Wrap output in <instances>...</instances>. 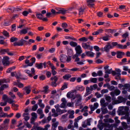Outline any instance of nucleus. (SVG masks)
I'll use <instances>...</instances> for the list:
<instances>
[{
    "label": "nucleus",
    "instance_id": "nucleus-5",
    "mask_svg": "<svg viewBox=\"0 0 130 130\" xmlns=\"http://www.w3.org/2000/svg\"><path fill=\"white\" fill-rule=\"evenodd\" d=\"M27 41L25 40L21 39L19 40L18 42H14L13 43V45L14 46H22L24 44H26V42Z\"/></svg>",
    "mask_w": 130,
    "mask_h": 130
},
{
    "label": "nucleus",
    "instance_id": "nucleus-38",
    "mask_svg": "<svg viewBox=\"0 0 130 130\" xmlns=\"http://www.w3.org/2000/svg\"><path fill=\"white\" fill-rule=\"evenodd\" d=\"M18 40L17 38L14 37H11L10 39V41L11 42H13L15 41H16Z\"/></svg>",
    "mask_w": 130,
    "mask_h": 130
},
{
    "label": "nucleus",
    "instance_id": "nucleus-41",
    "mask_svg": "<svg viewBox=\"0 0 130 130\" xmlns=\"http://www.w3.org/2000/svg\"><path fill=\"white\" fill-rule=\"evenodd\" d=\"M114 92L116 95H119L121 93L120 91L118 89H115L114 90Z\"/></svg>",
    "mask_w": 130,
    "mask_h": 130
},
{
    "label": "nucleus",
    "instance_id": "nucleus-11",
    "mask_svg": "<svg viewBox=\"0 0 130 130\" xmlns=\"http://www.w3.org/2000/svg\"><path fill=\"white\" fill-rule=\"evenodd\" d=\"M112 45L110 42H108L107 43V44L104 47V51L106 52H108L109 51L110 49L112 48Z\"/></svg>",
    "mask_w": 130,
    "mask_h": 130
},
{
    "label": "nucleus",
    "instance_id": "nucleus-63",
    "mask_svg": "<svg viewBox=\"0 0 130 130\" xmlns=\"http://www.w3.org/2000/svg\"><path fill=\"white\" fill-rule=\"evenodd\" d=\"M42 56V54H38L36 55V57L38 60H40L41 59Z\"/></svg>",
    "mask_w": 130,
    "mask_h": 130
},
{
    "label": "nucleus",
    "instance_id": "nucleus-12",
    "mask_svg": "<svg viewBox=\"0 0 130 130\" xmlns=\"http://www.w3.org/2000/svg\"><path fill=\"white\" fill-rule=\"evenodd\" d=\"M95 1V0H87V6L90 7H93L94 5V3Z\"/></svg>",
    "mask_w": 130,
    "mask_h": 130
},
{
    "label": "nucleus",
    "instance_id": "nucleus-29",
    "mask_svg": "<svg viewBox=\"0 0 130 130\" xmlns=\"http://www.w3.org/2000/svg\"><path fill=\"white\" fill-rule=\"evenodd\" d=\"M71 77V75L70 74H66L63 76V78L65 79L68 80L69 78Z\"/></svg>",
    "mask_w": 130,
    "mask_h": 130
},
{
    "label": "nucleus",
    "instance_id": "nucleus-15",
    "mask_svg": "<svg viewBox=\"0 0 130 130\" xmlns=\"http://www.w3.org/2000/svg\"><path fill=\"white\" fill-rule=\"evenodd\" d=\"M67 11V10H65L63 8H57V14L62 13L63 14H64Z\"/></svg>",
    "mask_w": 130,
    "mask_h": 130
},
{
    "label": "nucleus",
    "instance_id": "nucleus-59",
    "mask_svg": "<svg viewBox=\"0 0 130 130\" xmlns=\"http://www.w3.org/2000/svg\"><path fill=\"white\" fill-rule=\"evenodd\" d=\"M37 112L39 114H41L43 113L42 110L41 108H39L37 110Z\"/></svg>",
    "mask_w": 130,
    "mask_h": 130
},
{
    "label": "nucleus",
    "instance_id": "nucleus-1",
    "mask_svg": "<svg viewBox=\"0 0 130 130\" xmlns=\"http://www.w3.org/2000/svg\"><path fill=\"white\" fill-rule=\"evenodd\" d=\"M98 87V85L96 84H94L93 85H91L90 87H87L86 88V92L84 95L85 97H86L92 93V91L93 90H95Z\"/></svg>",
    "mask_w": 130,
    "mask_h": 130
},
{
    "label": "nucleus",
    "instance_id": "nucleus-42",
    "mask_svg": "<svg viewBox=\"0 0 130 130\" xmlns=\"http://www.w3.org/2000/svg\"><path fill=\"white\" fill-rule=\"evenodd\" d=\"M0 44H4L5 46H7L8 45L7 43L5 42L4 40H0Z\"/></svg>",
    "mask_w": 130,
    "mask_h": 130
},
{
    "label": "nucleus",
    "instance_id": "nucleus-30",
    "mask_svg": "<svg viewBox=\"0 0 130 130\" xmlns=\"http://www.w3.org/2000/svg\"><path fill=\"white\" fill-rule=\"evenodd\" d=\"M27 29H23L20 31V34L21 35L22 34H25L27 33Z\"/></svg>",
    "mask_w": 130,
    "mask_h": 130
},
{
    "label": "nucleus",
    "instance_id": "nucleus-33",
    "mask_svg": "<svg viewBox=\"0 0 130 130\" xmlns=\"http://www.w3.org/2000/svg\"><path fill=\"white\" fill-rule=\"evenodd\" d=\"M25 73L28 74V76L30 77H33L32 75L30 73V71L28 70H25Z\"/></svg>",
    "mask_w": 130,
    "mask_h": 130
},
{
    "label": "nucleus",
    "instance_id": "nucleus-26",
    "mask_svg": "<svg viewBox=\"0 0 130 130\" xmlns=\"http://www.w3.org/2000/svg\"><path fill=\"white\" fill-rule=\"evenodd\" d=\"M12 106L13 109L15 111L18 110V105L13 103L12 104Z\"/></svg>",
    "mask_w": 130,
    "mask_h": 130
},
{
    "label": "nucleus",
    "instance_id": "nucleus-14",
    "mask_svg": "<svg viewBox=\"0 0 130 130\" xmlns=\"http://www.w3.org/2000/svg\"><path fill=\"white\" fill-rule=\"evenodd\" d=\"M51 80H54V82H52L51 85L53 87H56V82H57V77L56 76L54 77H52L51 78Z\"/></svg>",
    "mask_w": 130,
    "mask_h": 130
},
{
    "label": "nucleus",
    "instance_id": "nucleus-13",
    "mask_svg": "<svg viewBox=\"0 0 130 130\" xmlns=\"http://www.w3.org/2000/svg\"><path fill=\"white\" fill-rule=\"evenodd\" d=\"M75 50L76 53L79 55H80V54L82 53V48L79 45L77 46L75 48Z\"/></svg>",
    "mask_w": 130,
    "mask_h": 130
},
{
    "label": "nucleus",
    "instance_id": "nucleus-53",
    "mask_svg": "<svg viewBox=\"0 0 130 130\" xmlns=\"http://www.w3.org/2000/svg\"><path fill=\"white\" fill-rule=\"evenodd\" d=\"M108 90L107 89H103L101 91V93L102 94H103L105 93H106L108 92Z\"/></svg>",
    "mask_w": 130,
    "mask_h": 130
},
{
    "label": "nucleus",
    "instance_id": "nucleus-32",
    "mask_svg": "<svg viewBox=\"0 0 130 130\" xmlns=\"http://www.w3.org/2000/svg\"><path fill=\"white\" fill-rule=\"evenodd\" d=\"M89 81L91 83H96L97 82V79L95 78H91L90 79Z\"/></svg>",
    "mask_w": 130,
    "mask_h": 130
},
{
    "label": "nucleus",
    "instance_id": "nucleus-64",
    "mask_svg": "<svg viewBox=\"0 0 130 130\" xmlns=\"http://www.w3.org/2000/svg\"><path fill=\"white\" fill-rule=\"evenodd\" d=\"M98 75L102 76L103 74L102 71L101 70H99L97 72Z\"/></svg>",
    "mask_w": 130,
    "mask_h": 130
},
{
    "label": "nucleus",
    "instance_id": "nucleus-7",
    "mask_svg": "<svg viewBox=\"0 0 130 130\" xmlns=\"http://www.w3.org/2000/svg\"><path fill=\"white\" fill-rule=\"evenodd\" d=\"M9 58L7 56L5 57L2 60V62L3 65L5 66H8L10 64L9 61Z\"/></svg>",
    "mask_w": 130,
    "mask_h": 130
},
{
    "label": "nucleus",
    "instance_id": "nucleus-40",
    "mask_svg": "<svg viewBox=\"0 0 130 130\" xmlns=\"http://www.w3.org/2000/svg\"><path fill=\"white\" fill-rule=\"evenodd\" d=\"M2 34L5 36L7 37H9V33L7 31L5 30L3 31V32Z\"/></svg>",
    "mask_w": 130,
    "mask_h": 130
},
{
    "label": "nucleus",
    "instance_id": "nucleus-4",
    "mask_svg": "<svg viewBox=\"0 0 130 130\" xmlns=\"http://www.w3.org/2000/svg\"><path fill=\"white\" fill-rule=\"evenodd\" d=\"M118 99L117 100L113 101L114 104H118L122 102L125 103L126 101V99L121 96H119Z\"/></svg>",
    "mask_w": 130,
    "mask_h": 130
},
{
    "label": "nucleus",
    "instance_id": "nucleus-19",
    "mask_svg": "<svg viewBox=\"0 0 130 130\" xmlns=\"http://www.w3.org/2000/svg\"><path fill=\"white\" fill-rule=\"evenodd\" d=\"M24 89L26 91L27 94H29L31 92V88L30 86L25 87L24 88Z\"/></svg>",
    "mask_w": 130,
    "mask_h": 130
},
{
    "label": "nucleus",
    "instance_id": "nucleus-6",
    "mask_svg": "<svg viewBox=\"0 0 130 130\" xmlns=\"http://www.w3.org/2000/svg\"><path fill=\"white\" fill-rule=\"evenodd\" d=\"M9 50L8 48L2 49L0 50V53L1 54H5L6 53H7L8 55L11 56L14 55V53L11 52H9Z\"/></svg>",
    "mask_w": 130,
    "mask_h": 130
},
{
    "label": "nucleus",
    "instance_id": "nucleus-55",
    "mask_svg": "<svg viewBox=\"0 0 130 130\" xmlns=\"http://www.w3.org/2000/svg\"><path fill=\"white\" fill-rule=\"evenodd\" d=\"M34 117H32L30 119V123H31L33 124H35V123H34V122L35 121V119Z\"/></svg>",
    "mask_w": 130,
    "mask_h": 130
},
{
    "label": "nucleus",
    "instance_id": "nucleus-52",
    "mask_svg": "<svg viewBox=\"0 0 130 130\" xmlns=\"http://www.w3.org/2000/svg\"><path fill=\"white\" fill-rule=\"evenodd\" d=\"M118 44V43L117 42H112L111 43V44L112 45V48H113L115 46H117Z\"/></svg>",
    "mask_w": 130,
    "mask_h": 130
},
{
    "label": "nucleus",
    "instance_id": "nucleus-39",
    "mask_svg": "<svg viewBox=\"0 0 130 130\" xmlns=\"http://www.w3.org/2000/svg\"><path fill=\"white\" fill-rule=\"evenodd\" d=\"M52 71L53 75H54L56 74V72L55 71V69H56V68L55 67H52L51 68Z\"/></svg>",
    "mask_w": 130,
    "mask_h": 130
},
{
    "label": "nucleus",
    "instance_id": "nucleus-49",
    "mask_svg": "<svg viewBox=\"0 0 130 130\" xmlns=\"http://www.w3.org/2000/svg\"><path fill=\"white\" fill-rule=\"evenodd\" d=\"M108 88L110 91H112V90H114L115 89V87L113 86H110L109 85L108 86Z\"/></svg>",
    "mask_w": 130,
    "mask_h": 130
},
{
    "label": "nucleus",
    "instance_id": "nucleus-34",
    "mask_svg": "<svg viewBox=\"0 0 130 130\" xmlns=\"http://www.w3.org/2000/svg\"><path fill=\"white\" fill-rule=\"evenodd\" d=\"M79 40L80 41L86 42L88 40V39L85 37L80 38Z\"/></svg>",
    "mask_w": 130,
    "mask_h": 130
},
{
    "label": "nucleus",
    "instance_id": "nucleus-54",
    "mask_svg": "<svg viewBox=\"0 0 130 130\" xmlns=\"http://www.w3.org/2000/svg\"><path fill=\"white\" fill-rule=\"evenodd\" d=\"M9 122V119H5L3 121V124H8Z\"/></svg>",
    "mask_w": 130,
    "mask_h": 130
},
{
    "label": "nucleus",
    "instance_id": "nucleus-25",
    "mask_svg": "<svg viewBox=\"0 0 130 130\" xmlns=\"http://www.w3.org/2000/svg\"><path fill=\"white\" fill-rule=\"evenodd\" d=\"M118 48L121 49H124L126 48L127 47V45H124L123 46L122 45L119 44H118Z\"/></svg>",
    "mask_w": 130,
    "mask_h": 130
},
{
    "label": "nucleus",
    "instance_id": "nucleus-36",
    "mask_svg": "<svg viewBox=\"0 0 130 130\" xmlns=\"http://www.w3.org/2000/svg\"><path fill=\"white\" fill-rule=\"evenodd\" d=\"M70 44L71 46L75 47L77 46V44L76 42L71 41L70 42Z\"/></svg>",
    "mask_w": 130,
    "mask_h": 130
},
{
    "label": "nucleus",
    "instance_id": "nucleus-61",
    "mask_svg": "<svg viewBox=\"0 0 130 130\" xmlns=\"http://www.w3.org/2000/svg\"><path fill=\"white\" fill-rule=\"evenodd\" d=\"M83 118L82 116H78L77 118V119H75V121L76 122H77L79 120L82 119Z\"/></svg>",
    "mask_w": 130,
    "mask_h": 130
},
{
    "label": "nucleus",
    "instance_id": "nucleus-8",
    "mask_svg": "<svg viewBox=\"0 0 130 130\" xmlns=\"http://www.w3.org/2000/svg\"><path fill=\"white\" fill-rule=\"evenodd\" d=\"M76 98H77V101L76 103V105L79 106L81 104V102L82 100V95L79 94H78L75 95Z\"/></svg>",
    "mask_w": 130,
    "mask_h": 130
},
{
    "label": "nucleus",
    "instance_id": "nucleus-37",
    "mask_svg": "<svg viewBox=\"0 0 130 130\" xmlns=\"http://www.w3.org/2000/svg\"><path fill=\"white\" fill-rule=\"evenodd\" d=\"M49 88L48 87V86H46L44 87L43 88L44 89V90L42 91V92H44L45 93H47V90Z\"/></svg>",
    "mask_w": 130,
    "mask_h": 130
},
{
    "label": "nucleus",
    "instance_id": "nucleus-56",
    "mask_svg": "<svg viewBox=\"0 0 130 130\" xmlns=\"http://www.w3.org/2000/svg\"><path fill=\"white\" fill-rule=\"evenodd\" d=\"M103 40L105 41H107L109 40L108 36H107L103 37L102 38Z\"/></svg>",
    "mask_w": 130,
    "mask_h": 130
},
{
    "label": "nucleus",
    "instance_id": "nucleus-44",
    "mask_svg": "<svg viewBox=\"0 0 130 130\" xmlns=\"http://www.w3.org/2000/svg\"><path fill=\"white\" fill-rule=\"evenodd\" d=\"M36 16L38 19L40 20L42 19V15L41 13H37L36 14Z\"/></svg>",
    "mask_w": 130,
    "mask_h": 130
},
{
    "label": "nucleus",
    "instance_id": "nucleus-18",
    "mask_svg": "<svg viewBox=\"0 0 130 130\" xmlns=\"http://www.w3.org/2000/svg\"><path fill=\"white\" fill-rule=\"evenodd\" d=\"M61 101L62 103L61 104V107L64 108L66 106L67 103V102L64 98H63L61 99Z\"/></svg>",
    "mask_w": 130,
    "mask_h": 130
},
{
    "label": "nucleus",
    "instance_id": "nucleus-9",
    "mask_svg": "<svg viewBox=\"0 0 130 130\" xmlns=\"http://www.w3.org/2000/svg\"><path fill=\"white\" fill-rule=\"evenodd\" d=\"M82 47L85 49H87L92 51L93 50V47L89 45H88L86 43H82Z\"/></svg>",
    "mask_w": 130,
    "mask_h": 130
},
{
    "label": "nucleus",
    "instance_id": "nucleus-46",
    "mask_svg": "<svg viewBox=\"0 0 130 130\" xmlns=\"http://www.w3.org/2000/svg\"><path fill=\"white\" fill-rule=\"evenodd\" d=\"M38 108V106L37 104H35L33 106L32 108V110L33 111H35Z\"/></svg>",
    "mask_w": 130,
    "mask_h": 130
},
{
    "label": "nucleus",
    "instance_id": "nucleus-17",
    "mask_svg": "<svg viewBox=\"0 0 130 130\" xmlns=\"http://www.w3.org/2000/svg\"><path fill=\"white\" fill-rule=\"evenodd\" d=\"M125 55L124 52L122 51H118L117 52V57L118 58H121L122 57V56Z\"/></svg>",
    "mask_w": 130,
    "mask_h": 130
},
{
    "label": "nucleus",
    "instance_id": "nucleus-58",
    "mask_svg": "<svg viewBox=\"0 0 130 130\" xmlns=\"http://www.w3.org/2000/svg\"><path fill=\"white\" fill-rule=\"evenodd\" d=\"M105 99L109 102H111V98L110 96H107L106 98Z\"/></svg>",
    "mask_w": 130,
    "mask_h": 130
},
{
    "label": "nucleus",
    "instance_id": "nucleus-47",
    "mask_svg": "<svg viewBox=\"0 0 130 130\" xmlns=\"http://www.w3.org/2000/svg\"><path fill=\"white\" fill-rule=\"evenodd\" d=\"M68 85L66 83H64L63 85L61 88V90H64V89L67 88Z\"/></svg>",
    "mask_w": 130,
    "mask_h": 130
},
{
    "label": "nucleus",
    "instance_id": "nucleus-45",
    "mask_svg": "<svg viewBox=\"0 0 130 130\" xmlns=\"http://www.w3.org/2000/svg\"><path fill=\"white\" fill-rule=\"evenodd\" d=\"M35 42V41L33 39H29L28 41L25 44L26 45L28 44L30 45L31 44V43L30 42H31L32 43H34Z\"/></svg>",
    "mask_w": 130,
    "mask_h": 130
},
{
    "label": "nucleus",
    "instance_id": "nucleus-27",
    "mask_svg": "<svg viewBox=\"0 0 130 130\" xmlns=\"http://www.w3.org/2000/svg\"><path fill=\"white\" fill-rule=\"evenodd\" d=\"M35 66L38 69L42 68L43 67V64L42 63H40L39 64L36 63L35 64Z\"/></svg>",
    "mask_w": 130,
    "mask_h": 130
},
{
    "label": "nucleus",
    "instance_id": "nucleus-2",
    "mask_svg": "<svg viewBox=\"0 0 130 130\" xmlns=\"http://www.w3.org/2000/svg\"><path fill=\"white\" fill-rule=\"evenodd\" d=\"M59 58L60 61L63 63H69L71 62V60L70 58L66 55L63 54L60 56Z\"/></svg>",
    "mask_w": 130,
    "mask_h": 130
},
{
    "label": "nucleus",
    "instance_id": "nucleus-62",
    "mask_svg": "<svg viewBox=\"0 0 130 130\" xmlns=\"http://www.w3.org/2000/svg\"><path fill=\"white\" fill-rule=\"evenodd\" d=\"M112 70V69H107L106 70H105V73H108L110 74L111 73V71Z\"/></svg>",
    "mask_w": 130,
    "mask_h": 130
},
{
    "label": "nucleus",
    "instance_id": "nucleus-22",
    "mask_svg": "<svg viewBox=\"0 0 130 130\" xmlns=\"http://www.w3.org/2000/svg\"><path fill=\"white\" fill-rule=\"evenodd\" d=\"M67 112V110H61L60 109L57 108V116L58 115V114L61 115Z\"/></svg>",
    "mask_w": 130,
    "mask_h": 130
},
{
    "label": "nucleus",
    "instance_id": "nucleus-57",
    "mask_svg": "<svg viewBox=\"0 0 130 130\" xmlns=\"http://www.w3.org/2000/svg\"><path fill=\"white\" fill-rule=\"evenodd\" d=\"M126 112H126V111H125V110L122 111H120L119 112V115H120L121 114V115H125L126 114Z\"/></svg>",
    "mask_w": 130,
    "mask_h": 130
},
{
    "label": "nucleus",
    "instance_id": "nucleus-10",
    "mask_svg": "<svg viewBox=\"0 0 130 130\" xmlns=\"http://www.w3.org/2000/svg\"><path fill=\"white\" fill-rule=\"evenodd\" d=\"M66 50L67 51V54L68 55V57L70 58L71 59V57L73 56V51L72 49L68 47H67L66 48Z\"/></svg>",
    "mask_w": 130,
    "mask_h": 130
},
{
    "label": "nucleus",
    "instance_id": "nucleus-16",
    "mask_svg": "<svg viewBox=\"0 0 130 130\" xmlns=\"http://www.w3.org/2000/svg\"><path fill=\"white\" fill-rule=\"evenodd\" d=\"M8 125L7 124L2 123L0 125V130H7Z\"/></svg>",
    "mask_w": 130,
    "mask_h": 130
},
{
    "label": "nucleus",
    "instance_id": "nucleus-35",
    "mask_svg": "<svg viewBox=\"0 0 130 130\" xmlns=\"http://www.w3.org/2000/svg\"><path fill=\"white\" fill-rule=\"evenodd\" d=\"M122 125L125 129H126L128 128V125L125 122H122Z\"/></svg>",
    "mask_w": 130,
    "mask_h": 130
},
{
    "label": "nucleus",
    "instance_id": "nucleus-60",
    "mask_svg": "<svg viewBox=\"0 0 130 130\" xmlns=\"http://www.w3.org/2000/svg\"><path fill=\"white\" fill-rule=\"evenodd\" d=\"M16 29V25L15 24H13L12 25V28L11 30L12 31L15 30Z\"/></svg>",
    "mask_w": 130,
    "mask_h": 130
},
{
    "label": "nucleus",
    "instance_id": "nucleus-20",
    "mask_svg": "<svg viewBox=\"0 0 130 130\" xmlns=\"http://www.w3.org/2000/svg\"><path fill=\"white\" fill-rule=\"evenodd\" d=\"M76 89L80 91H82L85 90V88L83 86L81 85H78L76 86Z\"/></svg>",
    "mask_w": 130,
    "mask_h": 130
},
{
    "label": "nucleus",
    "instance_id": "nucleus-24",
    "mask_svg": "<svg viewBox=\"0 0 130 130\" xmlns=\"http://www.w3.org/2000/svg\"><path fill=\"white\" fill-rule=\"evenodd\" d=\"M94 54L92 52L88 51L86 52V55L88 56H90L91 57L94 56Z\"/></svg>",
    "mask_w": 130,
    "mask_h": 130
},
{
    "label": "nucleus",
    "instance_id": "nucleus-23",
    "mask_svg": "<svg viewBox=\"0 0 130 130\" xmlns=\"http://www.w3.org/2000/svg\"><path fill=\"white\" fill-rule=\"evenodd\" d=\"M50 125L49 124H47L45 126V128H44L41 127H38L37 130H47L48 128L49 127Z\"/></svg>",
    "mask_w": 130,
    "mask_h": 130
},
{
    "label": "nucleus",
    "instance_id": "nucleus-31",
    "mask_svg": "<svg viewBox=\"0 0 130 130\" xmlns=\"http://www.w3.org/2000/svg\"><path fill=\"white\" fill-rule=\"evenodd\" d=\"M102 113L103 114H105L108 113V111L106 108H101Z\"/></svg>",
    "mask_w": 130,
    "mask_h": 130
},
{
    "label": "nucleus",
    "instance_id": "nucleus-48",
    "mask_svg": "<svg viewBox=\"0 0 130 130\" xmlns=\"http://www.w3.org/2000/svg\"><path fill=\"white\" fill-rule=\"evenodd\" d=\"M39 78L40 80H43L45 79V77L44 75H42L39 76Z\"/></svg>",
    "mask_w": 130,
    "mask_h": 130
},
{
    "label": "nucleus",
    "instance_id": "nucleus-21",
    "mask_svg": "<svg viewBox=\"0 0 130 130\" xmlns=\"http://www.w3.org/2000/svg\"><path fill=\"white\" fill-rule=\"evenodd\" d=\"M103 121L105 122V123H113L114 122V120L111 118L104 119L103 120Z\"/></svg>",
    "mask_w": 130,
    "mask_h": 130
},
{
    "label": "nucleus",
    "instance_id": "nucleus-43",
    "mask_svg": "<svg viewBox=\"0 0 130 130\" xmlns=\"http://www.w3.org/2000/svg\"><path fill=\"white\" fill-rule=\"evenodd\" d=\"M79 15H82L83 13L84 9H83L82 7H81L79 10Z\"/></svg>",
    "mask_w": 130,
    "mask_h": 130
},
{
    "label": "nucleus",
    "instance_id": "nucleus-51",
    "mask_svg": "<svg viewBox=\"0 0 130 130\" xmlns=\"http://www.w3.org/2000/svg\"><path fill=\"white\" fill-rule=\"evenodd\" d=\"M128 32H126L122 35V38L126 39L128 37Z\"/></svg>",
    "mask_w": 130,
    "mask_h": 130
},
{
    "label": "nucleus",
    "instance_id": "nucleus-28",
    "mask_svg": "<svg viewBox=\"0 0 130 130\" xmlns=\"http://www.w3.org/2000/svg\"><path fill=\"white\" fill-rule=\"evenodd\" d=\"M123 87L122 88L123 90H125V89L127 90L130 87V84H125L123 85Z\"/></svg>",
    "mask_w": 130,
    "mask_h": 130
},
{
    "label": "nucleus",
    "instance_id": "nucleus-50",
    "mask_svg": "<svg viewBox=\"0 0 130 130\" xmlns=\"http://www.w3.org/2000/svg\"><path fill=\"white\" fill-rule=\"evenodd\" d=\"M22 13L23 15L26 17L28 14V12L27 11L25 10L22 12Z\"/></svg>",
    "mask_w": 130,
    "mask_h": 130
},
{
    "label": "nucleus",
    "instance_id": "nucleus-3",
    "mask_svg": "<svg viewBox=\"0 0 130 130\" xmlns=\"http://www.w3.org/2000/svg\"><path fill=\"white\" fill-rule=\"evenodd\" d=\"M102 125L105 128L103 130H112L114 124H110L108 123H103Z\"/></svg>",
    "mask_w": 130,
    "mask_h": 130
}]
</instances>
